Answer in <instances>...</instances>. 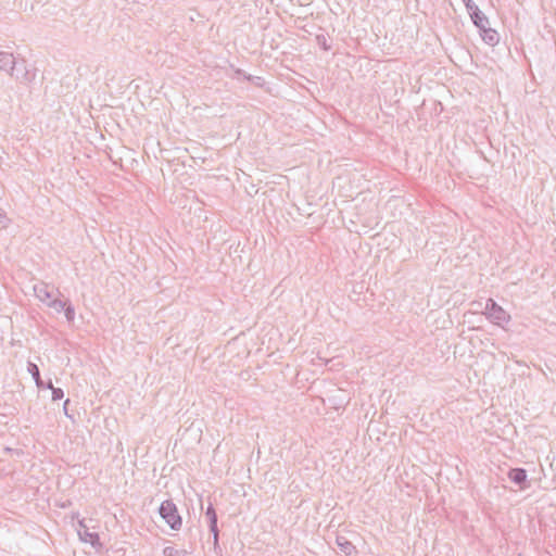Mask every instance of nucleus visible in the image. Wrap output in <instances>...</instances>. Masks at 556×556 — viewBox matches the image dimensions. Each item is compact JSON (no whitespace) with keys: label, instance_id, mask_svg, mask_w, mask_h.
Instances as JSON below:
<instances>
[{"label":"nucleus","instance_id":"10","mask_svg":"<svg viewBox=\"0 0 556 556\" xmlns=\"http://www.w3.org/2000/svg\"><path fill=\"white\" fill-rule=\"evenodd\" d=\"M469 15L473 25L478 27L479 30H484V28L490 25L488 16L480 9L473 11Z\"/></svg>","mask_w":556,"mask_h":556},{"label":"nucleus","instance_id":"16","mask_svg":"<svg viewBox=\"0 0 556 556\" xmlns=\"http://www.w3.org/2000/svg\"><path fill=\"white\" fill-rule=\"evenodd\" d=\"M316 41H317L318 46L321 49H324L325 51H329L331 49V47L328 45L327 39L324 35H317Z\"/></svg>","mask_w":556,"mask_h":556},{"label":"nucleus","instance_id":"15","mask_svg":"<svg viewBox=\"0 0 556 556\" xmlns=\"http://www.w3.org/2000/svg\"><path fill=\"white\" fill-rule=\"evenodd\" d=\"M64 315L68 323H73L75 319V308L74 306L68 303L67 306L64 308Z\"/></svg>","mask_w":556,"mask_h":556},{"label":"nucleus","instance_id":"1","mask_svg":"<svg viewBox=\"0 0 556 556\" xmlns=\"http://www.w3.org/2000/svg\"><path fill=\"white\" fill-rule=\"evenodd\" d=\"M161 518L172 530H179L182 526V518L178 513L176 504L172 500L163 501L159 507Z\"/></svg>","mask_w":556,"mask_h":556},{"label":"nucleus","instance_id":"6","mask_svg":"<svg viewBox=\"0 0 556 556\" xmlns=\"http://www.w3.org/2000/svg\"><path fill=\"white\" fill-rule=\"evenodd\" d=\"M205 517L208 522L210 532L213 534L214 538V544L217 545L219 535V530L217 526L218 517L216 509L214 508L212 503H210L208 506L206 507Z\"/></svg>","mask_w":556,"mask_h":556},{"label":"nucleus","instance_id":"9","mask_svg":"<svg viewBox=\"0 0 556 556\" xmlns=\"http://www.w3.org/2000/svg\"><path fill=\"white\" fill-rule=\"evenodd\" d=\"M336 544L340 552L345 556H351L352 554L356 553V547L354 544L343 535L337 536Z\"/></svg>","mask_w":556,"mask_h":556},{"label":"nucleus","instance_id":"5","mask_svg":"<svg viewBox=\"0 0 556 556\" xmlns=\"http://www.w3.org/2000/svg\"><path fill=\"white\" fill-rule=\"evenodd\" d=\"M79 539L86 543H90L93 547L101 546L99 534L91 532L86 525L85 520L78 522L77 529Z\"/></svg>","mask_w":556,"mask_h":556},{"label":"nucleus","instance_id":"17","mask_svg":"<svg viewBox=\"0 0 556 556\" xmlns=\"http://www.w3.org/2000/svg\"><path fill=\"white\" fill-rule=\"evenodd\" d=\"M51 392H52V401L62 400L64 396V391L61 388H53L51 390Z\"/></svg>","mask_w":556,"mask_h":556},{"label":"nucleus","instance_id":"12","mask_svg":"<svg viewBox=\"0 0 556 556\" xmlns=\"http://www.w3.org/2000/svg\"><path fill=\"white\" fill-rule=\"evenodd\" d=\"M27 370L31 375L33 379L35 380L36 386L38 388H42L43 387V381H42V379L40 377L39 367L35 363L28 362Z\"/></svg>","mask_w":556,"mask_h":556},{"label":"nucleus","instance_id":"2","mask_svg":"<svg viewBox=\"0 0 556 556\" xmlns=\"http://www.w3.org/2000/svg\"><path fill=\"white\" fill-rule=\"evenodd\" d=\"M483 314L485 315L486 319L500 327H503L510 320L509 314L493 299L486 300Z\"/></svg>","mask_w":556,"mask_h":556},{"label":"nucleus","instance_id":"14","mask_svg":"<svg viewBox=\"0 0 556 556\" xmlns=\"http://www.w3.org/2000/svg\"><path fill=\"white\" fill-rule=\"evenodd\" d=\"M163 554L164 556H190L186 549H177L173 546H166Z\"/></svg>","mask_w":556,"mask_h":556},{"label":"nucleus","instance_id":"4","mask_svg":"<svg viewBox=\"0 0 556 556\" xmlns=\"http://www.w3.org/2000/svg\"><path fill=\"white\" fill-rule=\"evenodd\" d=\"M507 477L513 483L518 485L520 490H526L530 486V483L528 481V473L525 468H510L507 472Z\"/></svg>","mask_w":556,"mask_h":556},{"label":"nucleus","instance_id":"20","mask_svg":"<svg viewBox=\"0 0 556 556\" xmlns=\"http://www.w3.org/2000/svg\"><path fill=\"white\" fill-rule=\"evenodd\" d=\"M42 388H46V389H50V390H52L54 387H53V384H52V381H51V380H49V382H48V383H45V382H43V387H42Z\"/></svg>","mask_w":556,"mask_h":556},{"label":"nucleus","instance_id":"3","mask_svg":"<svg viewBox=\"0 0 556 556\" xmlns=\"http://www.w3.org/2000/svg\"><path fill=\"white\" fill-rule=\"evenodd\" d=\"M24 65V60L16 61L12 53L0 51V70L8 72L11 76L20 66Z\"/></svg>","mask_w":556,"mask_h":556},{"label":"nucleus","instance_id":"11","mask_svg":"<svg viewBox=\"0 0 556 556\" xmlns=\"http://www.w3.org/2000/svg\"><path fill=\"white\" fill-rule=\"evenodd\" d=\"M480 34L482 40L490 46H495L500 40L497 31L495 29H492L490 25L486 26L484 30H480Z\"/></svg>","mask_w":556,"mask_h":556},{"label":"nucleus","instance_id":"18","mask_svg":"<svg viewBox=\"0 0 556 556\" xmlns=\"http://www.w3.org/2000/svg\"><path fill=\"white\" fill-rule=\"evenodd\" d=\"M463 2L469 14L479 9V7L472 0H463Z\"/></svg>","mask_w":556,"mask_h":556},{"label":"nucleus","instance_id":"7","mask_svg":"<svg viewBox=\"0 0 556 556\" xmlns=\"http://www.w3.org/2000/svg\"><path fill=\"white\" fill-rule=\"evenodd\" d=\"M12 77H15L16 80L23 84H29L35 79L36 72L33 68H28L26 61L24 60V65H21L20 71H15L14 74H12Z\"/></svg>","mask_w":556,"mask_h":556},{"label":"nucleus","instance_id":"19","mask_svg":"<svg viewBox=\"0 0 556 556\" xmlns=\"http://www.w3.org/2000/svg\"><path fill=\"white\" fill-rule=\"evenodd\" d=\"M70 404V400L67 399L64 403H63V409H64V413L66 416L70 417L68 413H67V405Z\"/></svg>","mask_w":556,"mask_h":556},{"label":"nucleus","instance_id":"8","mask_svg":"<svg viewBox=\"0 0 556 556\" xmlns=\"http://www.w3.org/2000/svg\"><path fill=\"white\" fill-rule=\"evenodd\" d=\"M35 296L40 301L47 304L52 299V291L49 286L45 282H38L34 286Z\"/></svg>","mask_w":556,"mask_h":556},{"label":"nucleus","instance_id":"13","mask_svg":"<svg viewBox=\"0 0 556 556\" xmlns=\"http://www.w3.org/2000/svg\"><path fill=\"white\" fill-rule=\"evenodd\" d=\"M68 303L70 302L62 301L60 299H51L49 302H47V305L53 308L56 313H61L64 311Z\"/></svg>","mask_w":556,"mask_h":556}]
</instances>
